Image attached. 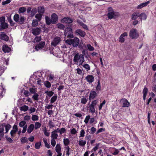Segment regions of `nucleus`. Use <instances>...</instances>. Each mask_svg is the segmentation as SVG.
Returning a JSON list of instances; mask_svg holds the SVG:
<instances>
[{"mask_svg": "<svg viewBox=\"0 0 156 156\" xmlns=\"http://www.w3.org/2000/svg\"><path fill=\"white\" fill-rule=\"evenodd\" d=\"M73 61L76 64H79V65H82L84 61L83 56L82 54L77 53L74 56Z\"/></svg>", "mask_w": 156, "mask_h": 156, "instance_id": "f257e3e1", "label": "nucleus"}, {"mask_svg": "<svg viewBox=\"0 0 156 156\" xmlns=\"http://www.w3.org/2000/svg\"><path fill=\"white\" fill-rule=\"evenodd\" d=\"M129 35L132 39H135L138 37L139 34L136 29H132L130 31Z\"/></svg>", "mask_w": 156, "mask_h": 156, "instance_id": "f03ea898", "label": "nucleus"}, {"mask_svg": "<svg viewBox=\"0 0 156 156\" xmlns=\"http://www.w3.org/2000/svg\"><path fill=\"white\" fill-rule=\"evenodd\" d=\"M64 35L67 38H73V34L72 30L70 27H67L65 29Z\"/></svg>", "mask_w": 156, "mask_h": 156, "instance_id": "7ed1b4c3", "label": "nucleus"}, {"mask_svg": "<svg viewBox=\"0 0 156 156\" xmlns=\"http://www.w3.org/2000/svg\"><path fill=\"white\" fill-rule=\"evenodd\" d=\"M120 102L122 107H128L130 105L129 102L125 98H122L120 100Z\"/></svg>", "mask_w": 156, "mask_h": 156, "instance_id": "20e7f679", "label": "nucleus"}, {"mask_svg": "<svg viewBox=\"0 0 156 156\" xmlns=\"http://www.w3.org/2000/svg\"><path fill=\"white\" fill-rule=\"evenodd\" d=\"M61 41V38L58 37H56L53 39L51 42V44L52 45L55 46L60 42Z\"/></svg>", "mask_w": 156, "mask_h": 156, "instance_id": "39448f33", "label": "nucleus"}, {"mask_svg": "<svg viewBox=\"0 0 156 156\" xmlns=\"http://www.w3.org/2000/svg\"><path fill=\"white\" fill-rule=\"evenodd\" d=\"M51 20L52 24H55L58 20L57 15L55 13H53L51 16Z\"/></svg>", "mask_w": 156, "mask_h": 156, "instance_id": "423d86ee", "label": "nucleus"}, {"mask_svg": "<svg viewBox=\"0 0 156 156\" xmlns=\"http://www.w3.org/2000/svg\"><path fill=\"white\" fill-rule=\"evenodd\" d=\"M0 39L5 41H8L9 40V37L5 33L2 32L0 34Z\"/></svg>", "mask_w": 156, "mask_h": 156, "instance_id": "0eeeda50", "label": "nucleus"}, {"mask_svg": "<svg viewBox=\"0 0 156 156\" xmlns=\"http://www.w3.org/2000/svg\"><path fill=\"white\" fill-rule=\"evenodd\" d=\"M61 22L63 23H70L73 22V20L69 17H65L61 20Z\"/></svg>", "mask_w": 156, "mask_h": 156, "instance_id": "6e6552de", "label": "nucleus"}, {"mask_svg": "<svg viewBox=\"0 0 156 156\" xmlns=\"http://www.w3.org/2000/svg\"><path fill=\"white\" fill-rule=\"evenodd\" d=\"M75 33L76 35H80L82 37H84L86 35V33L84 31L79 29L76 30Z\"/></svg>", "mask_w": 156, "mask_h": 156, "instance_id": "1a4fd4ad", "label": "nucleus"}, {"mask_svg": "<svg viewBox=\"0 0 156 156\" xmlns=\"http://www.w3.org/2000/svg\"><path fill=\"white\" fill-rule=\"evenodd\" d=\"M41 31V28L37 27L32 29V33L34 35H37L40 33Z\"/></svg>", "mask_w": 156, "mask_h": 156, "instance_id": "9d476101", "label": "nucleus"}, {"mask_svg": "<svg viewBox=\"0 0 156 156\" xmlns=\"http://www.w3.org/2000/svg\"><path fill=\"white\" fill-rule=\"evenodd\" d=\"M97 94L95 91H91L89 95V100H91L94 99L97 97Z\"/></svg>", "mask_w": 156, "mask_h": 156, "instance_id": "9b49d317", "label": "nucleus"}, {"mask_svg": "<svg viewBox=\"0 0 156 156\" xmlns=\"http://www.w3.org/2000/svg\"><path fill=\"white\" fill-rule=\"evenodd\" d=\"M45 42L44 41L41 42L35 46V49L37 51L42 49L45 45Z\"/></svg>", "mask_w": 156, "mask_h": 156, "instance_id": "f8f14e48", "label": "nucleus"}, {"mask_svg": "<svg viewBox=\"0 0 156 156\" xmlns=\"http://www.w3.org/2000/svg\"><path fill=\"white\" fill-rule=\"evenodd\" d=\"M127 36L128 34L126 32H124L121 34L119 39V41L121 43L124 42L125 40V39L124 37H126Z\"/></svg>", "mask_w": 156, "mask_h": 156, "instance_id": "ddd939ff", "label": "nucleus"}, {"mask_svg": "<svg viewBox=\"0 0 156 156\" xmlns=\"http://www.w3.org/2000/svg\"><path fill=\"white\" fill-rule=\"evenodd\" d=\"M87 81L89 83H92L94 81V77L92 75H88L86 77Z\"/></svg>", "mask_w": 156, "mask_h": 156, "instance_id": "4468645a", "label": "nucleus"}, {"mask_svg": "<svg viewBox=\"0 0 156 156\" xmlns=\"http://www.w3.org/2000/svg\"><path fill=\"white\" fill-rule=\"evenodd\" d=\"M72 42H73L72 43L73 46L76 47L79 44V39L78 38L76 37L73 39H72Z\"/></svg>", "mask_w": 156, "mask_h": 156, "instance_id": "2eb2a0df", "label": "nucleus"}, {"mask_svg": "<svg viewBox=\"0 0 156 156\" xmlns=\"http://www.w3.org/2000/svg\"><path fill=\"white\" fill-rule=\"evenodd\" d=\"M2 50L5 53H8L10 51L11 49L8 46L4 45L2 47Z\"/></svg>", "mask_w": 156, "mask_h": 156, "instance_id": "dca6fc26", "label": "nucleus"}, {"mask_svg": "<svg viewBox=\"0 0 156 156\" xmlns=\"http://www.w3.org/2000/svg\"><path fill=\"white\" fill-rule=\"evenodd\" d=\"M140 17V14L139 12H136L134 13L132 15V19L135 20Z\"/></svg>", "mask_w": 156, "mask_h": 156, "instance_id": "f3484780", "label": "nucleus"}, {"mask_svg": "<svg viewBox=\"0 0 156 156\" xmlns=\"http://www.w3.org/2000/svg\"><path fill=\"white\" fill-rule=\"evenodd\" d=\"M149 1H148L142 3L138 5L137 6V8L138 9H141L142 8L147 6V4L149 3Z\"/></svg>", "mask_w": 156, "mask_h": 156, "instance_id": "a211bd4d", "label": "nucleus"}, {"mask_svg": "<svg viewBox=\"0 0 156 156\" xmlns=\"http://www.w3.org/2000/svg\"><path fill=\"white\" fill-rule=\"evenodd\" d=\"M95 107L93 106L92 105L90 104L89 105L88 108H89V110L90 112L92 114H94L95 113Z\"/></svg>", "mask_w": 156, "mask_h": 156, "instance_id": "6ab92c4d", "label": "nucleus"}, {"mask_svg": "<svg viewBox=\"0 0 156 156\" xmlns=\"http://www.w3.org/2000/svg\"><path fill=\"white\" fill-rule=\"evenodd\" d=\"M34 128V125L33 124H31L28 127L27 132L29 133H30L33 130Z\"/></svg>", "mask_w": 156, "mask_h": 156, "instance_id": "aec40b11", "label": "nucleus"}, {"mask_svg": "<svg viewBox=\"0 0 156 156\" xmlns=\"http://www.w3.org/2000/svg\"><path fill=\"white\" fill-rule=\"evenodd\" d=\"M29 107L28 106L24 105L21 107L20 109L21 111H23L24 112L27 111L28 110Z\"/></svg>", "mask_w": 156, "mask_h": 156, "instance_id": "412c9836", "label": "nucleus"}, {"mask_svg": "<svg viewBox=\"0 0 156 156\" xmlns=\"http://www.w3.org/2000/svg\"><path fill=\"white\" fill-rule=\"evenodd\" d=\"M140 17L141 21L142 20H145L147 18V15L144 13H143L140 14Z\"/></svg>", "mask_w": 156, "mask_h": 156, "instance_id": "4be33fe9", "label": "nucleus"}, {"mask_svg": "<svg viewBox=\"0 0 156 156\" xmlns=\"http://www.w3.org/2000/svg\"><path fill=\"white\" fill-rule=\"evenodd\" d=\"M57 95L55 94L51 98L50 100V103H53L54 102L57 100Z\"/></svg>", "mask_w": 156, "mask_h": 156, "instance_id": "5701e85b", "label": "nucleus"}, {"mask_svg": "<svg viewBox=\"0 0 156 156\" xmlns=\"http://www.w3.org/2000/svg\"><path fill=\"white\" fill-rule=\"evenodd\" d=\"M38 12L41 14L44 13V9L43 7H39L38 9Z\"/></svg>", "mask_w": 156, "mask_h": 156, "instance_id": "b1692460", "label": "nucleus"}, {"mask_svg": "<svg viewBox=\"0 0 156 156\" xmlns=\"http://www.w3.org/2000/svg\"><path fill=\"white\" fill-rule=\"evenodd\" d=\"M61 147L59 144H58L55 147V150L57 153H61Z\"/></svg>", "mask_w": 156, "mask_h": 156, "instance_id": "393cba45", "label": "nucleus"}, {"mask_svg": "<svg viewBox=\"0 0 156 156\" xmlns=\"http://www.w3.org/2000/svg\"><path fill=\"white\" fill-rule=\"evenodd\" d=\"M86 143V141L85 140H81L79 141V145L80 146H84Z\"/></svg>", "mask_w": 156, "mask_h": 156, "instance_id": "a878e982", "label": "nucleus"}, {"mask_svg": "<svg viewBox=\"0 0 156 156\" xmlns=\"http://www.w3.org/2000/svg\"><path fill=\"white\" fill-rule=\"evenodd\" d=\"M114 13L113 11H111L108 13L107 15V16L109 19H112L114 16Z\"/></svg>", "mask_w": 156, "mask_h": 156, "instance_id": "bb28decb", "label": "nucleus"}, {"mask_svg": "<svg viewBox=\"0 0 156 156\" xmlns=\"http://www.w3.org/2000/svg\"><path fill=\"white\" fill-rule=\"evenodd\" d=\"M41 141H40L36 143L34 146L35 148L37 149H39L41 145Z\"/></svg>", "mask_w": 156, "mask_h": 156, "instance_id": "cd10ccee", "label": "nucleus"}, {"mask_svg": "<svg viewBox=\"0 0 156 156\" xmlns=\"http://www.w3.org/2000/svg\"><path fill=\"white\" fill-rule=\"evenodd\" d=\"M4 128V125H2L0 126V135L3 136L4 135L3 131Z\"/></svg>", "mask_w": 156, "mask_h": 156, "instance_id": "c85d7f7f", "label": "nucleus"}, {"mask_svg": "<svg viewBox=\"0 0 156 156\" xmlns=\"http://www.w3.org/2000/svg\"><path fill=\"white\" fill-rule=\"evenodd\" d=\"M30 93L31 94H34L37 92V90L36 88H30L29 89Z\"/></svg>", "mask_w": 156, "mask_h": 156, "instance_id": "c756f323", "label": "nucleus"}, {"mask_svg": "<svg viewBox=\"0 0 156 156\" xmlns=\"http://www.w3.org/2000/svg\"><path fill=\"white\" fill-rule=\"evenodd\" d=\"M0 26L3 29H5L7 28L8 27V24L7 23L5 22L1 23Z\"/></svg>", "mask_w": 156, "mask_h": 156, "instance_id": "7c9ffc66", "label": "nucleus"}, {"mask_svg": "<svg viewBox=\"0 0 156 156\" xmlns=\"http://www.w3.org/2000/svg\"><path fill=\"white\" fill-rule=\"evenodd\" d=\"M44 84L45 86L48 88H50L51 86L50 83L47 81H45L44 82Z\"/></svg>", "mask_w": 156, "mask_h": 156, "instance_id": "2f4dec72", "label": "nucleus"}, {"mask_svg": "<svg viewBox=\"0 0 156 156\" xmlns=\"http://www.w3.org/2000/svg\"><path fill=\"white\" fill-rule=\"evenodd\" d=\"M41 126V124L39 122H36L35 123L34 128L36 129L39 128Z\"/></svg>", "mask_w": 156, "mask_h": 156, "instance_id": "473e14b6", "label": "nucleus"}, {"mask_svg": "<svg viewBox=\"0 0 156 156\" xmlns=\"http://www.w3.org/2000/svg\"><path fill=\"white\" fill-rule=\"evenodd\" d=\"M45 93L49 97H51L53 95L54 92L52 91H48L47 90L45 92Z\"/></svg>", "mask_w": 156, "mask_h": 156, "instance_id": "72a5a7b5", "label": "nucleus"}, {"mask_svg": "<svg viewBox=\"0 0 156 156\" xmlns=\"http://www.w3.org/2000/svg\"><path fill=\"white\" fill-rule=\"evenodd\" d=\"M98 99H96L93 100L91 102L90 104L95 107L97 104L98 103Z\"/></svg>", "mask_w": 156, "mask_h": 156, "instance_id": "f704fd0d", "label": "nucleus"}, {"mask_svg": "<svg viewBox=\"0 0 156 156\" xmlns=\"http://www.w3.org/2000/svg\"><path fill=\"white\" fill-rule=\"evenodd\" d=\"M24 21V18L23 16H20V18L19 17V21L18 22L20 24H22L23 23Z\"/></svg>", "mask_w": 156, "mask_h": 156, "instance_id": "c9c22d12", "label": "nucleus"}, {"mask_svg": "<svg viewBox=\"0 0 156 156\" xmlns=\"http://www.w3.org/2000/svg\"><path fill=\"white\" fill-rule=\"evenodd\" d=\"M5 127V133H7L9 129L11 128V126L9 124H7L6 125H4V127Z\"/></svg>", "mask_w": 156, "mask_h": 156, "instance_id": "e433bc0d", "label": "nucleus"}, {"mask_svg": "<svg viewBox=\"0 0 156 156\" xmlns=\"http://www.w3.org/2000/svg\"><path fill=\"white\" fill-rule=\"evenodd\" d=\"M19 17H20L18 14L17 13L15 14L13 17V19L14 20L15 22H18L19 21Z\"/></svg>", "mask_w": 156, "mask_h": 156, "instance_id": "4c0bfd02", "label": "nucleus"}, {"mask_svg": "<svg viewBox=\"0 0 156 156\" xmlns=\"http://www.w3.org/2000/svg\"><path fill=\"white\" fill-rule=\"evenodd\" d=\"M58 136V134L54 132H52L51 135V138L52 139H56Z\"/></svg>", "mask_w": 156, "mask_h": 156, "instance_id": "58836bf2", "label": "nucleus"}, {"mask_svg": "<svg viewBox=\"0 0 156 156\" xmlns=\"http://www.w3.org/2000/svg\"><path fill=\"white\" fill-rule=\"evenodd\" d=\"M37 9L36 8L33 9L31 11V16H34L37 13Z\"/></svg>", "mask_w": 156, "mask_h": 156, "instance_id": "ea45409f", "label": "nucleus"}, {"mask_svg": "<svg viewBox=\"0 0 156 156\" xmlns=\"http://www.w3.org/2000/svg\"><path fill=\"white\" fill-rule=\"evenodd\" d=\"M90 116L89 115H87L86 116L84 120V122L86 124H87L88 123L90 119Z\"/></svg>", "mask_w": 156, "mask_h": 156, "instance_id": "a19ab883", "label": "nucleus"}, {"mask_svg": "<svg viewBox=\"0 0 156 156\" xmlns=\"http://www.w3.org/2000/svg\"><path fill=\"white\" fill-rule=\"evenodd\" d=\"M64 144L65 146H67L69 144V140L68 138H64L63 139Z\"/></svg>", "mask_w": 156, "mask_h": 156, "instance_id": "79ce46f5", "label": "nucleus"}, {"mask_svg": "<svg viewBox=\"0 0 156 156\" xmlns=\"http://www.w3.org/2000/svg\"><path fill=\"white\" fill-rule=\"evenodd\" d=\"M82 66L87 71H88L90 70V67L87 64H85L82 65Z\"/></svg>", "mask_w": 156, "mask_h": 156, "instance_id": "37998d69", "label": "nucleus"}, {"mask_svg": "<svg viewBox=\"0 0 156 156\" xmlns=\"http://www.w3.org/2000/svg\"><path fill=\"white\" fill-rule=\"evenodd\" d=\"M45 20L47 24L48 25H49L51 23V19H50L48 17L46 16L45 17Z\"/></svg>", "mask_w": 156, "mask_h": 156, "instance_id": "c03bdc74", "label": "nucleus"}, {"mask_svg": "<svg viewBox=\"0 0 156 156\" xmlns=\"http://www.w3.org/2000/svg\"><path fill=\"white\" fill-rule=\"evenodd\" d=\"M87 99L85 97H83L81 99V103L83 104L86 103Z\"/></svg>", "mask_w": 156, "mask_h": 156, "instance_id": "a18cd8bd", "label": "nucleus"}, {"mask_svg": "<svg viewBox=\"0 0 156 156\" xmlns=\"http://www.w3.org/2000/svg\"><path fill=\"white\" fill-rule=\"evenodd\" d=\"M31 119L34 121H37L39 119V117L36 115H33L32 116Z\"/></svg>", "mask_w": 156, "mask_h": 156, "instance_id": "49530a36", "label": "nucleus"}, {"mask_svg": "<svg viewBox=\"0 0 156 156\" xmlns=\"http://www.w3.org/2000/svg\"><path fill=\"white\" fill-rule=\"evenodd\" d=\"M26 10V9L24 7H20L19 10V13H20L24 12Z\"/></svg>", "mask_w": 156, "mask_h": 156, "instance_id": "de8ad7c7", "label": "nucleus"}, {"mask_svg": "<svg viewBox=\"0 0 156 156\" xmlns=\"http://www.w3.org/2000/svg\"><path fill=\"white\" fill-rule=\"evenodd\" d=\"M39 97L38 94L36 93L34 94L32 98L35 100L37 101L38 100V97Z\"/></svg>", "mask_w": 156, "mask_h": 156, "instance_id": "09e8293b", "label": "nucleus"}, {"mask_svg": "<svg viewBox=\"0 0 156 156\" xmlns=\"http://www.w3.org/2000/svg\"><path fill=\"white\" fill-rule=\"evenodd\" d=\"M38 24V22L37 20H33L32 23V25L34 27L37 26Z\"/></svg>", "mask_w": 156, "mask_h": 156, "instance_id": "8fccbe9b", "label": "nucleus"}, {"mask_svg": "<svg viewBox=\"0 0 156 156\" xmlns=\"http://www.w3.org/2000/svg\"><path fill=\"white\" fill-rule=\"evenodd\" d=\"M56 26L58 28L61 29H64L65 28L63 24L61 23L57 24L56 25Z\"/></svg>", "mask_w": 156, "mask_h": 156, "instance_id": "3c124183", "label": "nucleus"}, {"mask_svg": "<svg viewBox=\"0 0 156 156\" xmlns=\"http://www.w3.org/2000/svg\"><path fill=\"white\" fill-rule=\"evenodd\" d=\"M21 142L22 143H26L28 142L27 138L26 137H23L21 139Z\"/></svg>", "mask_w": 156, "mask_h": 156, "instance_id": "603ef678", "label": "nucleus"}, {"mask_svg": "<svg viewBox=\"0 0 156 156\" xmlns=\"http://www.w3.org/2000/svg\"><path fill=\"white\" fill-rule=\"evenodd\" d=\"M101 84L100 81L99 80L98 82V84L96 87V90L97 91H100L101 90Z\"/></svg>", "mask_w": 156, "mask_h": 156, "instance_id": "864d4df0", "label": "nucleus"}, {"mask_svg": "<svg viewBox=\"0 0 156 156\" xmlns=\"http://www.w3.org/2000/svg\"><path fill=\"white\" fill-rule=\"evenodd\" d=\"M42 14L39 13L37 14L35 17L36 18L38 19L39 21H40L42 17Z\"/></svg>", "mask_w": 156, "mask_h": 156, "instance_id": "5fc2aeb1", "label": "nucleus"}, {"mask_svg": "<svg viewBox=\"0 0 156 156\" xmlns=\"http://www.w3.org/2000/svg\"><path fill=\"white\" fill-rule=\"evenodd\" d=\"M106 103V101L105 100H104L100 104V105L98 106V109L99 110H100L102 109V108L103 106L105 105Z\"/></svg>", "mask_w": 156, "mask_h": 156, "instance_id": "6e6d98bb", "label": "nucleus"}, {"mask_svg": "<svg viewBox=\"0 0 156 156\" xmlns=\"http://www.w3.org/2000/svg\"><path fill=\"white\" fill-rule=\"evenodd\" d=\"M99 145L100 144L99 143L97 144L92 149V152H94L97 150Z\"/></svg>", "mask_w": 156, "mask_h": 156, "instance_id": "4d7b16f0", "label": "nucleus"}, {"mask_svg": "<svg viewBox=\"0 0 156 156\" xmlns=\"http://www.w3.org/2000/svg\"><path fill=\"white\" fill-rule=\"evenodd\" d=\"M85 132L83 129H82L80 132V136L79 137H83L84 136L85 134Z\"/></svg>", "mask_w": 156, "mask_h": 156, "instance_id": "13d9d810", "label": "nucleus"}, {"mask_svg": "<svg viewBox=\"0 0 156 156\" xmlns=\"http://www.w3.org/2000/svg\"><path fill=\"white\" fill-rule=\"evenodd\" d=\"M26 122L24 120L21 121L19 123V126L20 127H23L26 124Z\"/></svg>", "mask_w": 156, "mask_h": 156, "instance_id": "bf43d9fd", "label": "nucleus"}, {"mask_svg": "<svg viewBox=\"0 0 156 156\" xmlns=\"http://www.w3.org/2000/svg\"><path fill=\"white\" fill-rule=\"evenodd\" d=\"M70 133L73 135H75L77 133V131L75 128H73L71 130Z\"/></svg>", "mask_w": 156, "mask_h": 156, "instance_id": "052dcab7", "label": "nucleus"}, {"mask_svg": "<svg viewBox=\"0 0 156 156\" xmlns=\"http://www.w3.org/2000/svg\"><path fill=\"white\" fill-rule=\"evenodd\" d=\"M65 43L69 45L72 44L73 42H72V39H67L65 41Z\"/></svg>", "mask_w": 156, "mask_h": 156, "instance_id": "680f3d73", "label": "nucleus"}, {"mask_svg": "<svg viewBox=\"0 0 156 156\" xmlns=\"http://www.w3.org/2000/svg\"><path fill=\"white\" fill-rule=\"evenodd\" d=\"M148 92V89L146 87H144L143 90V95H147Z\"/></svg>", "mask_w": 156, "mask_h": 156, "instance_id": "e2e57ef3", "label": "nucleus"}, {"mask_svg": "<svg viewBox=\"0 0 156 156\" xmlns=\"http://www.w3.org/2000/svg\"><path fill=\"white\" fill-rule=\"evenodd\" d=\"M17 132V131L15 130H12L10 132V134L11 137H14L15 136V134Z\"/></svg>", "mask_w": 156, "mask_h": 156, "instance_id": "0e129e2a", "label": "nucleus"}, {"mask_svg": "<svg viewBox=\"0 0 156 156\" xmlns=\"http://www.w3.org/2000/svg\"><path fill=\"white\" fill-rule=\"evenodd\" d=\"M87 46L89 50L90 51H93L94 50V48L90 44H87Z\"/></svg>", "mask_w": 156, "mask_h": 156, "instance_id": "69168bd1", "label": "nucleus"}, {"mask_svg": "<svg viewBox=\"0 0 156 156\" xmlns=\"http://www.w3.org/2000/svg\"><path fill=\"white\" fill-rule=\"evenodd\" d=\"M66 130L64 128H62L59 131V133L60 134H62V133L66 132Z\"/></svg>", "mask_w": 156, "mask_h": 156, "instance_id": "338daca9", "label": "nucleus"}, {"mask_svg": "<svg viewBox=\"0 0 156 156\" xmlns=\"http://www.w3.org/2000/svg\"><path fill=\"white\" fill-rule=\"evenodd\" d=\"M23 94L26 97H28L30 95V92L27 90H24Z\"/></svg>", "mask_w": 156, "mask_h": 156, "instance_id": "774afa93", "label": "nucleus"}]
</instances>
